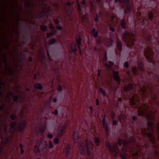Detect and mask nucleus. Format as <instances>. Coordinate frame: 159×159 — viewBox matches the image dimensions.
Masks as SVG:
<instances>
[{
  "instance_id": "f257e3e1",
  "label": "nucleus",
  "mask_w": 159,
  "mask_h": 159,
  "mask_svg": "<svg viewBox=\"0 0 159 159\" xmlns=\"http://www.w3.org/2000/svg\"><path fill=\"white\" fill-rule=\"evenodd\" d=\"M148 108L146 104H144L143 106H141L138 110V115L140 116H143L145 114H146V118L148 120H151L154 119V115L151 111H148Z\"/></svg>"
},
{
  "instance_id": "f03ea898",
  "label": "nucleus",
  "mask_w": 159,
  "mask_h": 159,
  "mask_svg": "<svg viewBox=\"0 0 159 159\" xmlns=\"http://www.w3.org/2000/svg\"><path fill=\"white\" fill-rule=\"evenodd\" d=\"M122 39L126 43L127 47H131L133 46L134 44L135 40L134 35L132 33L126 31L122 35Z\"/></svg>"
},
{
  "instance_id": "7ed1b4c3",
  "label": "nucleus",
  "mask_w": 159,
  "mask_h": 159,
  "mask_svg": "<svg viewBox=\"0 0 159 159\" xmlns=\"http://www.w3.org/2000/svg\"><path fill=\"white\" fill-rule=\"evenodd\" d=\"M47 143L44 140L38 141L35 146L34 152L36 153H38L47 147Z\"/></svg>"
},
{
  "instance_id": "20e7f679",
  "label": "nucleus",
  "mask_w": 159,
  "mask_h": 159,
  "mask_svg": "<svg viewBox=\"0 0 159 159\" xmlns=\"http://www.w3.org/2000/svg\"><path fill=\"white\" fill-rule=\"evenodd\" d=\"M144 54L147 59L149 62H153V53L151 48L148 47H147L144 51Z\"/></svg>"
},
{
  "instance_id": "39448f33",
  "label": "nucleus",
  "mask_w": 159,
  "mask_h": 159,
  "mask_svg": "<svg viewBox=\"0 0 159 159\" xmlns=\"http://www.w3.org/2000/svg\"><path fill=\"white\" fill-rule=\"evenodd\" d=\"M129 0H115V2L117 3L119 1L121 4L122 7L124 8L127 4L125 10V12L126 13H128L130 11L131 8V5L128 3Z\"/></svg>"
},
{
  "instance_id": "423d86ee",
  "label": "nucleus",
  "mask_w": 159,
  "mask_h": 159,
  "mask_svg": "<svg viewBox=\"0 0 159 159\" xmlns=\"http://www.w3.org/2000/svg\"><path fill=\"white\" fill-rule=\"evenodd\" d=\"M106 145L109 151L112 153L114 156H116L117 155L118 150L116 143L114 144L112 148H111L110 143L107 142L106 143Z\"/></svg>"
},
{
  "instance_id": "0eeeda50",
  "label": "nucleus",
  "mask_w": 159,
  "mask_h": 159,
  "mask_svg": "<svg viewBox=\"0 0 159 159\" xmlns=\"http://www.w3.org/2000/svg\"><path fill=\"white\" fill-rule=\"evenodd\" d=\"M139 101V100L138 96L135 95L132 97V99L130 101V104L131 105L134 104L135 107L137 108L140 106Z\"/></svg>"
},
{
  "instance_id": "6e6552de",
  "label": "nucleus",
  "mask_w": 159,
  "mask_h": 159,
  "mask_svg": "<svg viewBox=\"0 0 159 159\" xmlns=\"http://www.w3.org/2000/svg\"><path fill=\"white\" fill-rule=\"evenodd\" d=\"M86 148L87 154L89 156H90V151H91L93 148V144L90 140L86 139L85 141Z\"/></svg>"
},
{
  "instance_id": "1a4fd4ad",
  "label": "nucleus",
  "mask_w": 159,
  "mask_h": 159,
  "mask_svg": "<svg viewBox=\"0 0 159 159\" xmlns=\"http://www.w3.org/2000/svg\"><path fill=\"white\" fill-rule=\"evenodd\" d=\"M141 132L144 136H145L147 135L148 137L150 138V141L152 143H154L155 142V139L152 135V133H148L145 128L142 129Z\"/></svg>"
},
{
  "instance_id": "9d476101",
  "label": "nucleus",
  "mask_w": 159,
  "mask_h": 159,
  "mask_svg": "<svg viewBox=\"0 0 159 159\" xmlns=\"http://www.w3.org/2000/svg\"><path fill=\"white\" fill-rule=\"evenodd\" d=\"M67 125L66 124H65L62 127H59L57 131V136L59 137H61L65 132L66 129Z\"/></svg>"
},
{
  "instance_id": "9b49d317",
  "label": "nucleus",
  "mask_w": 159,
  "mask_h": 159,
  "mask_svg": "<svg viewBox=\"0 0 159 159\" xmlns=\"http://www.w3.org/2000/svg\"><path fill=\"white\" fill-rule=\"evenodd\" d=\"M78 148L80 153L83 155H84L86 152L84 148V143L83 142L80 141L79 143Z\"/></svg>"
},
{
  "instance_id": "f8f14e48",
  "label": "nucleus",
  "mask_w": 159,
  "mask_h": 159,
  "mask_svg": "<svg viewBox=\"0 0 159 159\" xmlns=\"http://www.w3.org/2000/svg\"><path fill=\"white\" fill-rule=\"evenodd\" d=\"M139 93L140 94H141L143 97L146 98L149 96L147 93L145 86H143L142 87H140Z\"/></svg>"
},
{
  "instance_id": "ddd939ff",
  "label": "nucleus",
  "mask_w": 159,
  "mask_h": 159,
  "mask_svg": "<svg viewBox=\"0 0 159 159\" xmlns=\"http://www.w3.org/2000/svg\"><path fill=\"white\" fill-rule=\"evenodd\" d=\"M46 128V126H41L40 127H37L35 129V132L38 134H42L45 130Z\"/></svg>"
},
{
  "instance_id": "4468645a",
  "label": "nucleus",
  "mask_w": 159,
  "mask_h": 159,
  "mask_svg": "<svg viewBox=\"0 0 159 159\" xmlns=\"http://www.w3.org/2000/svg\"><path fill=\"white\" fill-rule=\"evenodd\" d=\"M136 147H133L132 148V150H131V154L133 156H136L138 155V150L139 149V148H137V146H136Z\"/></svg>"
},
{
  "instance_id": "2eb2a0df",
  "label": "nucleus",
  "mask_w": 159,
  "mask_h": 159,
  "mask_svg": "<svg viewBox=\"0 0 159 159\" xmlns=\"http://www.w3.org/2000/svg\"><path fill=\"white\" fill-rule=\"evenodd\" d=\"M113 76L115 80L117 82L118 84L120 83V80L119 78L117 72L113 71Z\"/></svg>"
},
{
  "instance_id": "dca6fc26",
  "label": "nucleus",
  "mask_w": 159,
  "mask_h": 159,
  "mask_svg": "<svg viewBox=\"0 0 159 159\" xmlns=\"http://www.w3.org/2000/svg\"><path fill=\"white\" fill-rule=\"evenodd\" d=\"M10 125L11 128L10 129V131L11 133H13L16 130L17 125V124L13 122H11Z\"/></svg>"
},
{
  "instance_id": "f3484780",
  "label": "nucleus",
  "mask_w": 159,
  "mask_h": 159,
  "mask_svg": "<svg viewBox=\"0 0 159 159\" xmlns=\"http://www.w3.org/2000/svg\"><path fill=\"white\" fill-rule=\"evenodd\" d=\"M79 138V135L77 131H74L73 133V139L75 143L77 142Z\"/></svg>"
},
{
  "instance_id": "a211bd4d",
  "label": "nucleus",
  "mask_w": 159,
  "mask_h": 159,
  "mask_svg": "<svg viewBox=\"0 0 159 159\" xmlns=\"http://www.w3.org/2000/svg\"><path fill=\"white\" fill-rule=\"evenodd\" d=\"M133 88L132 84L129 83L126 85H125L123 88L124 90L127 91L132 89Z\"/></svg>"
},
{
  "instance_id": "6ab92c4d",
  "label": "nucleus",
  "mask_w": 159,
  "mask_h": 159,
  "mask_svg": "<svg viewBox=\"0 0 159 159\" xmlns=\"http://www.w3.org/2000/svg\"><path fill=\"white\" fill-rule=\"evenodd\" d=\"M70 150V147L69 145L68 144L66 147L64 152L65 154L66 157H67L69 154V153Z\"/></svg>"
},
{
  "instance_id": "aec40b11",
  "label": "nucleus",
  "mask_w": 159,
  "mask_h": 159,
  "mask_svg": "<svg viewBox=\"0 0 159 159\" xmlns=\"http://www.w3.org/2000/svg\"><path fill=\"white\" fill-rule=\"evenodd\" d=\"M81 38L80 36H79L78 39H77V38H76V43H77V45H78V48L80 50V54L81 55L82 53H81V49L80 47V46L81 45Z\"/></svg>"
},
{
  "instance_id": "412c9836",
  "label": "nucleus",
  "mask_w": 159,
  "mask_h": 159,
  "mask_svg": "<svg viewBox=\"0 0 159 159\" xmlns=\"http://www.w3.org/2000/svg\"><path fill=\"white\" fill-rule=\"evenodd\" d=\"M25 6L27 7H32L33 5L32 0H28L25 4Z\"/></svg>"
},
{
  "instance_id": "4be33fe9",
  "label": "nucleus",
  "mask_w": 159,
  "mask_h": 159,
  "mask_svg": "<svg viewBox=\"0 0 159 159\" xmlns=\"http://www.w3.org/2000/svg\"><path fill=\"white\" fill-rule=\"evenodd\" d=\"M126 151V150L125 148H123L122 150V152L120 154V155L122 159H126L125 155Z\"/></svg>"
},
{
  "instance_id": "5701e85b",
  "label": "nucleus",
  "mask_w": 159,
  "mask_h": 159,
  "mask_svg": "<svg viewBox=\"0 0 159 159\" xmlns=\"http://www.w3.org/2000/svg\"><path fill=\"white\" fill-rule=\"evenodd\" d=\"M70 48L72 52H76L77 50L76 44L73 43H71L70 44Z\"/></svg>"
},
{
  "instance_id": "b1692460",
  "label": "nucleus",
  "mask_w": 159,
  "mask_h": 159,
  "mask_svg": "<svg viewBox=\"0 0 159 159\" xmlns=\"http://www.w3.org/2000/svg\"><path fill=\"white\" fill-rule=\"evenodd\" d=\"M25 123H20L19 124V126L18 128V129L19 131H21L25 127Z\"/></svg>"
},
{
  "instance_id": "393cba45",
  "label": "nucleus",
  "mask_w": 159,
  "mask_h": 159,
  "mask_svg": "<svg viewBox=\"0 0 159 159\" xmlns=\"http://www.w3.org/2000/svg\"><path fill=\"white\" fill-rule=\"evenodd\" d=\"M126 117L125 115L121 114L119 117V119L120 122H122L124 121L126 119Z\"/></svg>"
},
{
  "instance_id": "a878e982",
  "label": "nucleus",
  "mask_w": 159,
  "mask_h": 159,
  "mask_svg": "<svg viewBox=\"0 0 159 159\" xmlns=\"http://www.w3.org/2000/svg\"><path fill=\"white\" fill-rule=\"evenodd\" d=\"M117 44L118 49L120 51H121L122 48V44L121 42L119 41H117Z\"/></svg>"
},
{
  "instance_id": "bb28decb",
  "label": "nucleus",
  "mask_w": 159,
  "mask_h": 159,
  "mask_svg": "<svg viewBox=\"0 0 159 159\" xmlns=\"http://www.w3.org/2000/svg\"><path fill=\"white\" fill-rule=\"evenodd\" d=\"M34 86L37 89H41L43 88L42 86L40 84H35L34 85Z\"/></svg>"
},
{
  "instance_id": "cd10ccee",
  "label": "nucleus",
  "mask_w": 159,
  "mask_h": 159,
  "mask_svg": "<svg viewBox=\"0 0 159 159\" xmlns=\"http://www.w3.org/2000/svg\"><path fill=\"white\" fill-rule=\"evenodd\" d=\"M95 29H93L91 32V34L95 37H96L98 36V32L95 31Z\"/></svg>"
},
{
  "instance_id": "c85d7f7f",
  "label": "nucleus",
  "mask_w": 159,
  "mask_h": 159,
  "mask_svg": "<svg viewBox=\"0 0 159 159\" xmlns=\"http://www.w3.org/2000/svg\"><path fill=\"white\" fill-rule=\"evenodd\" d=\"M148 125L149 127H150V129L152 130V132L153 131V129L152 127V126L153 125H154L151 122L148 121Z\"/></svg>"
},
{
  "instance_id": "c756f323",
  "label": "nucleus",
  "mask_w": 159,
  "mask_h": 159,
  "mask_svg": "<svg viewBox=\"0 0 159 159\" xmlns=\"http://www.w3.org/2000/svg\"><path fill=\"white\" fill-rule=\"evenodd\" d=\"M121 26L124 29L126 27V24H125V20L124 19L122 20L121 22Z\"/></svg>"
},
{
  "instance_id": "7c9ffc66",
  "label": "nucleus",
  "mask_w": 159,
  "mask_h": 159,
  "mask_svg": "<svg viewBox=\"0 0 159 159\" xmlns=\"http://www.w3.org/2000/svg\"><path fill=\"white\" fill-rule=\"evenodd\" d=\"M138 68L141 71L143 70V65L142 63H139L138 64Z\"/></svg>"
},
{
  "instance_id": "2f4dec72",
  "label": "nucleus",
  "mask_w": 159,
  "mask_h": 159,
  "mask_svg": "<svg viewBox=\"0 0 159 159\" xmlns=\"http://www.w3.org/2000/svg\"><path fill=\"white\" fill-rule=\"evenodd\" d=\"M13 95L12 93L11 92H9L6 95V98L9 99V100L10 99V96H12Z\"/></svg>"
},
{
  "instance_id": "473e14b6",
  "label": "nucleus",
  "mask_w": 159,
  "mask_h": 159,
  "mask_svg": "<svg viewBox=\"0 0 159 159\" xmlns=\"http://www.w3.org/2000/svg\"><path fill=\"white\" fill-rule=\"evenodd\" d=\"M54 145L52 141H50L49 142V146L48 147V148L49 149H51V148H53L54 147Z\"/></svg>"
},
{
  "instance_id": "72a5a7b5",
  "label": "nucleus",
  "mask_w": 159,
  "mask_h": 159,
  "mask_svg": "<svg viewBox=\"0 0 159 159\" xmlns=\"http://www.w3.org/2000/svg\"><path fill=\"white\" fill-rule=\"evenodd\" d=\"M95 143L98 145V143H100V140L98 137L95 138L94 139Z\"/></svg>"
},
{
  "instance_id": "f704fd0d",
  "label": "nucleus",
  "mask_w": 159,
  "mask_h": 159,
  "mask_svg": "<svg viewBox=\"0 0 159 159\" xmlns=\"http://www.w3.org/2000/svg\"><path fill=\"white\" fill-rule=\"evenodd\" d=\"M9 142V139L8 138H6L4 139H3L2 141V143H3L7 144V143Z\"/></svg>"
},
{
  "instance_id": "c9c22d12",
  "label": "nucleus",
  "mask_w": 159,
  "mask_h": 159,
  "mask_svg": "<svg viewBox=\"0 0 159 159\" xmlns=\"http://www.w3.org/2000/svg\"><path fill=\"white\" fill-rule=\"evenodd\" d=\"M135 141V139L133 137H130L129 140L128 142L130 143L134 142Z\"/></svg>"
},
{
  "instance_id": "e433bc0d",
  "label": "nucleus",
  "mask_w": 159,
  "mask_h": 159,
  "mask_svg": "<svg viewBox=\"0 0 159 159\" xmlns=\"http://www.w3.org/2000/svg\"><path fill=\"white\" fill-rule=\"evenodd\" d=\"M40 28L41 30L44 31H45L47 29V27L44 25H41Z\"/></svg>"
},
{
  "instance_id": "4c0bfd02",
  "label": "nucleus",
  "mask_w": 159,
  "mask_h": 159,
  "mask_svg": "<svg viewBox=\"0 0 159 159\" xmlns=\"http://www.w3.org/2000/svg\"><path fill=\"white\" fill-rule=\"evenodd\" d=\"M50 7H48L47 8H45V10H43L41 12V13L44 14L46 11H49L50 10Z\"/></svg>"
},
{
  "instance_id": "58836bf2",
  "label": "nucleus",
  "mask_w": 159,
  "mask_h": 159,
  "mask_svg": "<svg viewBox=\"0 0 159 159\" xmlns=\"http://www.w3.org/2000/svg\"><path fill=\"white\" fill-rule=\"evenodd\" d=\"M55 42V39H52L50 40L49 41V43L50 44L54 43Z\"/></svg>"
},
{
  "instance_id": "ea45409f",
  "label": "nucleus",
  "mask_w": 159,
  "mask_h": 159,
  "mask_svg": "<svg viewBox=\"0 0 159 159\" xmlns=\"http://www.w3.org/2000/svg\"><path fill=\"white\" fill-rule=\"evenodd\" d=\"M7 70L9 72V74L10 75H11L12 74V69L10 67H8L7 69Z\"/></svg>"
},
{
  "instance_id": "a19ab883",
  "label": "nucleus",
  "mask_w": 159,
  "mask_h": 159,
  "mask_svg": "<svg viewBox=\"0 0 159 159\" xmlns=\"http://www.w3.org/2000/svg\"><path fill=\"white\" fill-rule=\"evenodd\" d=\"M153 17V13L152 12L149 13L148 15V17L149 19H151Z\"/></svg>"
},
{
  "instance_id": "79ce46f5",
  "label": "nucleus",
  "mask_w": 159,
  "mask_h": 159,
  "mask_svg": "<svg viewBox=\"0 0 159 159\" xmlns=\"http://www.w3.org/2000/svg\"><path fill=\"white\" fill-rule=\"evenodd\" d=\"M136 68L135 67H133L132 68V70L134 74L135 75L136 73Z\"/></svg>"
},
{
  "instance_id": "37998d69",
  "label": "nucleus",
  "mask_w": 159,
  "mask_h": 159,
  "mask_svg": "<svg viewBox=\"0 0 159 159\" xmlns=\"http://www.w3.org/2000/svg\"><path fill=\"white\" fill-rule=\"evenodd\" d=\"M105 116L104 115L103 116V118L102 120V123L104 127H105Z\"/></svg>"
},
{
  "instance_id": "c03bdc74",
  "label": "nucleus",
  "mask_w": 159,
  "mask_h": 159,
  "mask_svg": "<svg viewBox=\"0 0 159 159\" xmlns=\"http://www.w3.org/2000/svg\"><path fill=\"white\" fill-rule=\"evenodd\" d=\"M105 132L106 134H108V128L107 126V125H105Z\"/></svg>"
},
{
  "instance_id": "a18cd8bd",
  "label": "nucleus",
  "mask_w": 159,
  "mask_h": 159,
  "mask_svg": "<svg viewBox=\"0 0 159 159\" xmlns=\"http://www.w3.org/2000/svg\"><path fill=\"white\" fill-rule=\"evenodd\" d=\"M59 139L58 138H56L54 139V143L55 144H58L59 143Z\"/></svg>"
},
{
  "instance_id": "49530a36",
  "label": "nucleus",
  "mask_w": 159,
  "mask_h": 159,
  "mask_svg": "<svg viewBox=\"0 0 159 159\" xmlns=\"http://www.w3.org/2000/svg\"><path fill=\"white\" fill-rule=\"evenodd\" d=\"M77 3L78 5V7L79 10V11H81V9L80 7V4L79 3L78 0H77Z\"/></svg>"
},
{
  "instance_id": "de8ad7c7",
  "label": "nucleus",
  "mask_w": 159,
  "mask_h": 159,
  "mask_svg": "<svg viewBox=\"0 0 159 159\" xmlns=\"http://www.w3.org/2000/svg\"><path fill=\"white\" fill-rule=\"evenodd\" d=\"M100 90L101 92V93H102L104 95H106V92H105V91L104 90L102 89L101 88H100Z\"/></svg>"
},
{
  "instance_id": "09e8293b",
  "label": "nucleus",
  "mask_w": 159,
  "mask_h": 159,
  "mask_svg": "<svg viewBox=\"0 0 159 159\" xmlns=\"http://www.w3.org/2000/svg\"><path fill=\"white\" fill-rule=\"evenodd\" d=\"M1 21L2 22L5 21V16L3 13L2 14V16L1 19Z\"/></svg>"
},
{
  "instance_id": "8fccbe9b",
  "label": "nucleus",
  "mask_w": 159,
  "mask_h": 159,
  "mask_svg": "<svg viewBox=\"0 0 159 159\" xmlns=\"http://www.w3.org/2000/svg\"><path fill=\"white\" fill-rule=\"evenodd\" d=\"M115 116V115L114 112H112L111 115V117L112 119H113Z\"/></svg>"
},
{
  "instance_id": "3c124183",
  "label": "nucleus",
  "mask_w": 159,
  "mask_h": 159,
  "mask_svg": "<svg viewBox=\"0 0 159 159\" xmlns=\"http://www.w3.org/2000/svg\"><path fill=\"white\" fill-rule=\"evenodd\" d=\"M20 148H21V153L22 154H23V153H24V151L23 150V149L22 148V147H23V145L20 144Z\"/></svg>"
},
{
  "instance_id": "603ef678",
  "label": "nucleus",
  "mask_w": 159,
  "mask_h": 159,
  "mask_svg": "<svg viewBox=\"0 0 159 159\" xmlns=\"http://www.w3.org/2000/svg\"><path fill=\"white\" fill-rule=\"evenodd\" d=\"M10 117L12 120H14L15 118V115L12 114L10 115Z\"/></svg>"
},
{
  "instance_id": "864d4df0",
  "label": "nucleus",
  "mask_w": 159,
  "mask_h": 159,
  "mask_svg": "<svg viewBox=\"0 0 159 159\" xmlns=\"http://www.w3.org/2000/svg\"><path fill=\"white\" fill-rule=\"evenodd\" d=\"M118 143L120 146L122 143V140L120 139H119L118 141Z\"/></svg>"
},
{
  "instance_id": "5fc2aeb1",
  "label": "nucleus",
  "mask_w": 159,
  "mask_h": 159,
  "mask_svg": "<svg viewBox=\"0 0 159 159\" xmlns=\"http://www.w3.org/2000/svg\"><path fill=\"white\" fill-rule=\"evenodd\" d=\"M47 136L48 138L50 139H52L53 137V135L52 134H48Z\"/></svg>"
},
{
  "instance_id": "6e6d98bb",
  "label": "nucleus",
  "mask_w": 159,
  "mask_h": 159,
  "mask_svg": "<svg viewBox=\"0 0 159 159\" xmlns=\"http://www.w3.org/2000/svg\"><path fill=\"white\" fill-rule=\"evenodd\" d=\"M96 43H97L100 44H101V39H98L96 41Z\"/></svg>"
},
{
  "instance_id": "4d7b16f0",
  "label": "nucleus",
  "mask_w": 159,
  "mask_h": 159,
  "mask_svg": "<svg viewBox=\"0 0 159 159\" xmlns=\"http://www.w3.org/2000/svg\"><path fill=\"white\" fill-rule=\"evenodd\" d=\"M128 143V142L125 140H124L123 141V145L124 147H125Z\"/></svg>"
},
{
  "instance_id": "13d9d810",
  "label": "nucleus",
  "mask_w": 159,
  "mask_h": 159,
  "mask_svg": "<svg viewBox=\"0 0 159 159\" xmlns=\"http://www.w3.org/2000/svg\"><path fill=\"white\" fill-rule=\"evenodd\" d=\"M18 99V97L16 95H15L14 96L13 98V100L14 101H16Z\"/></svg>"
},
{
  "instance_id": "bf43d9fd",
  "label": "nucleus",
  "mask_w": 159,
  "mask_h": 159,
  "mask_svg": "<svg viewBox=\"0 0 159 159\" xmlns=\"http://www.w3.org/2000/svg\"><path fill=\"white\" fill-rule=\"evenodd\" d=\"M90 7L91 10L92 11V8L93 7V2H90Z\"/></svg>"
},
{
  "instance_id": "052dcab7",
  "label": "nucleus",
  "mask_w": 159,
  "mask_h": 159,
  "mask_svg": "<svg viewBox=\"0 0 159 159\" xmlns=\"http://www.w3.org/2000/svg\"><path fill=\"white\" fill-rule=\"evenodd\" d=\"M53 34H54L53 33H48L47 34V37L48 38H50L51 35H53Z\"/></svg>"
},
{
  "instance_id": "680f3d73",
  "label": "nucleus",
  "mask_w": 159,
  "mask_h": 159,
  "mask_svg": "<svg viewBox=\"0 0 159 159\" xmlns=\"http://www.w3.org/2000/svg\"><path fill=\"white\" fill-rule=\"evenodd\" d=\"M124 66L126 68H128L129 66V64L128 62H125L124 64Z\"/></svg>"
},
{
  "instance_id": "e2e57ef3",
  "label": "nucleus",
  "mask_w": 159,
  "mask_h": 159,
  "mask_svg": "<svg viewBox=\"0 0 159 159\" xmlns=\"http://www.w3.org/2000/svg\"><path fill=\"white\" fill-rule=\"evenodd\" d=\"M62 88L61 85H59L58 86V90L59 91H61L62 90Z\"/></svg>"
},
{
  "instance_id": "0e129e2a",
  "label": "nucleus",
  "mask_w": 159,
  "mask_h": 159,
  "mask_svg": "<svg viewBox=\"0 0 159 159\" xmlns=\"http://www.w3.org/2000/svg\"><path fill=\"white\" fill-rule=\"evenodd\" d=\"M113 124L114 125H116L117 124V121L116 120H114L113 122Z\"/></svg>"
},
{
  "instance_id": "69168bd1",
  "label": "nucleus",
  "mask_w": 159,
  "mask_h": 159,
  "mask_svg": "<svg viewBox=\"0 0 159 159\" xmlns=\"http://www.w3.org/2000/svg\"><path fill=\"white\" fill-rule=\"evenodd\" d=\"M2 58L3 59H4L7 58V57L5 54H2Z\"/></svg>"
},
{
  "instance_id": "338daca9",
  "label": "nucleus",
  "mask_w": 159,
  "mask_h": 159,
  "mask_svg": "<svg viewBox=\"0 0 159 159\" xmlns=\"http://www.w3.org/2000/svg\"><path fill=\"white\" fill-rule=\"evenodd\" d=\"M109 63L111 66H113L114 65L113 62L111 61H110L109 62Z\"/></svg>"
},
{
  "instance_id": "774afa93",
  "label": "nucleus",
  "mask_w": 159,
  "mask_h": 159,
  "mask_svg": "<svg viewBox=\"0 0 159 159\" xmlns=\"http://www.w3.org/2000/svg\"><path fill=\"white\" fill-rule=\"evenodd\" d=\"M50 28L52 30H53L54 29V27L52 26V24H51L50 25Z\"/></svg>"
}]
</instances>
